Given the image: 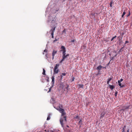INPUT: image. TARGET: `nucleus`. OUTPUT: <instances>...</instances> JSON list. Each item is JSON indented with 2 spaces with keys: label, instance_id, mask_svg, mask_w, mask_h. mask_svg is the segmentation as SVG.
Listing matches in <instances>:
<instances>
[{
  "label": "nucleus",
  "instance_id": "1",
  "mask_svg": "<svg viewBox=\"0 0 132 132\" xmlns=\"http://www.w3.org/2000/svg\"><path fill=\"white\" fill-rule=\"evenodd\" d=\"M59 110L61 113L62 117L60 119V121L62 127H63L64 124L66 122V117L64 116L65 115V113L63 109L60 108Z\"/></svg>",
  "mask_w": 132,
  "mask_h": 132
},
{
  "label": "nucleus",
  "instance_id": "2",
  "mask_svg": "<svg viewBox=\"0 0 132 132\" xmlns=\"http://www.w3.org/2000/svg\"><path fill=\"white\" fill-rule=\"evenodd\" d=\"M59 66V64H56L55 66L54 67V73L55 74H57L59 72V69H58V67Z\"/></svg>",
  "mask_w": 132,
  "mask_h": 132
},
{
  "label": "nucleus",
  "instance_id": "3",
  "mask_svg": "<svg viewBox=\"0 0 132 132\" xmlns=\"http://www.w3.org/2000/svg\"><path fill=\"white\" fill-rule=\"evenodd\" d=\"M64 54H63L62 59L60 62V63H61L65 59L67 58L68 56H69V54H67L65 55L66 53H63Z\"/></svg>",
  "mask_w": 132,
  "mask_h": 132
},
{
  "label": "nucleus",
  "instance_id": "4",
  "mask_svg": "<svg viewBox=\"0 0 132 132\" xmlns=\"http://www.w3.org/2000/svg\"><path fill=\"white\" fill-rule=\"evenodd\" d=\"M61 51L63 52L62 54H64H64L65 53L66 49L65 47L63 46H61Z\"/></svg>",
  "mask_w": 132,
  "mask_h": 132
},
{
  "label": "nucleus",
  "instance_id": "5",
  "mask_svg": "<svg viewBox=\"0 0 132 132\" xmlns=\"http://www.w3.org/2000/svg\"><path fill=\"white\" fill-rule=\"evenodd\" d=\"M57 51L55 50H53L52 53V56L53 59Z\"/></svg>",
  "mask_w": 132,
  "mask_h": 132
},
{
  "label": "nucleus",
  "instance_id": "6",
  "mask_svg": "<svg viewBox=\"0 0 132 132\" xmlns=\"http://www.w3.org/2000/svg\"><path fill=\"white\" fill-rule=\"evenodd\" d=\"M55 20H54L53 19L52 21V24L53 25V24H54V25L53 26H55V25L57 24V23L55 22Z\"/></svg>",
  "mask_w": 132,
  "mask_h": 132
},
{
  "label": "nucleus",
  "instance_id": "7",
  "mask_svg": "<svg viewBox=\"0 0 132 132\" xmlns=\"http://www.w3.org/2000/svg\"><path fill=\"white\" fill-rule=\"evenodd\" d=\"M112 79V78L111 77L109 78L108 79V81H107V84H108L110 81Z\"/></svg>",
  "mask_w": 132,
  "mask_h": 132
},
{
  "label": "nucleus",
  "instance_id": "8",
  "mask_svg": "<svg viewBox=\"0 0 132 132\" xmlns=\"http://www.w3.org/2000/svg\"><path fill=\"white\" fill-rule=\"evenodd\" d=\"M102 67L101 65H100L97 67L96 68V69L97 70H100L101 69Z\"/></svg>",
  "mask_w": 132,
  "mask_h": 132
},
{
  "label": "nucleus",
  "instance_id": "9",
  "mask_svg": "<svg viewBox=\"0 0 132 132\" xmlns=\"http://www.w3.org/2000/svg\"><path fill=\"white\" fill-rule=\"evenodd\" d=\"M118 83L119 84V85L121 87H123V86H122L121 82H120V81H118Z\"/></svg>",
  "mask_w": 132,
  "mask_h": 132
},
{
  "label": "nucleus",
  "instance_id": "10",
  "mask_svg": "<svg viewBox=\"0 0 132 132\" xmlns=\"http://www.w3.org/2000/svg\"><path fill=\"white\" fill-rule=\"evenodd\" d=\"M55 28H56V27L55 26L53 28L51 29V30L50 32L52 31V32H54V31L55 30Z\"/></svg>",
  "mask_w": 132,
  "mask_h": 132
},
{
  "label": "nucleus",
  "instance_id": "11",
  "mask_svg": "<svg viewBox=\"0 0 132 132\" xmlns=\"http://www.w3.org/2000/svg\"><path fill=\"white\" fill-rule=\"evenodd\" d=\"M109 86H110V88L112 90L113 89V88H114V87L113 85H109Z\"/></svg>",
  "mask_w": 132,
  "mask_h": 132
},
{
  "label": "nucleus",
  "instance_id": "12",
  "mask_svg": "<svg viewBox=\"0 0 132 132\" xmlns=\"http://www.w3.org/2000/svg\"><path fill=\"white\" fill-rule=\"evenodd\" d=\"M66 75L65 73H62L60 75V76L61 77V79H62V78L63 76H64Z\"/></svg>",
  "mask_w": 132,
  "mask_h": 132
},
{
  "label": "nucleus",
  "instance_id": "13",
  "mask_svg": "<svg viewBox=\"0 0 132 132\" xmlns=\"http://www.w3.org/2000/svg\"><path fill=\"white\" fill-rule=\"evenodd\" d=\"M126 128V126L125 125L123 127L122 129V132H126L125 131V128Z\"/></svg>",
  "mask_w": 132,
  "mask_h": 132
},
{
  "label": "nucleus",
  "instance_id": "14",
  "mask_svg": "<svg viewBox=\"0 0 132 132\" xmlns=\"http://www.w3.org/2000/svg\"><path fill=\"white\" fill-rule=\"evenodd\" d=\"M52 82H53V84H54V76H53L52 78Z\"/></svg>",
  "mask_w": 132,
  "mask_h": 132
},
{
  "label": "nucleus",
  "instance_id": "15",
  "mask_svg": "<svg viewBox=\"0 0 132 132\" xmlns=\"http://www.w3.org/2000/svg\"><path fill=\"white\" fill-rule=\"evenodd\" d=\"M79 88H82L83 86V85H78Z\"/></svg>",
  "mask_w": 132,
  "mask_h": 132
},
{
  "label": "nucleus",
  "instance_id": "16",
  "mask_svg": "<svg viewBox=\"0 0 132 132\" xmlns=\"http://www.w3.org/2000/svg\"><path fill=\"white\" fill-rule=\"evenodd\" d=\"M43 72L42 73V74H43V75H45V70L44 69H43Z\"/></svg>",
  "mask_w": 132,
  "mask_h": 132
},
{
  "label": "nucleus",
  "instance_id": "17",
  "mask_svg": "<svg viewBox=\"0 0 132 132\" xmlns=\"http://www.w3.org/2000/svg\"><path fill=\"white\" fill-rule=\"evenodd\" d=\"M126 12H125L124 11L123 12L122 14V17H123V16L125 14Z\"/></svg>",
  "mask_w": 132,
  "mask_h": 132
},
{
  "label": "nucleus",
  "instance_id": "18",
  "mask_svg": "<svg viewBox=\"0 0 132 132\" xmlns=\"http://www.w3.org/2000/svg\"><path fill=\"white\" fill-rule=\"evenodd\" d=\"M62 33H64L65 34H66V31L65 29H64L62 32Z\"/></svg>",
  "mask_w": 132,
  "mask_h": 132
},
{
  "label": "nucleus",
  "instance_id": "19",
  "mask_svg": "<svg viewBox=\"0 0 132 132\" xmlns=\"http://www.w3.org/2000/svg\"><path fill=\"white\" fill-rule=\"evenodd\" d=\"M54 33V32H52L51 33V35L52 36V38H53Z\"/></svg>",
  "mask_w": 132,
  "mask_h": 132
},
{
  "label": "nucleus",
  "instance_id": "20",
  "mask_svg": "<svg viewBox=\"0 0 132 132\" xmlns=\"http://www.w3.org/2000/svg\"><path fill=\"white\" fill-rule=\"evenodd\" d=\"M116 37V36H115L114 37H113L111 39V41H112Z\"/></svg>",
  "mask_w": 132,
  "mask_h": 132
},
{
  "label": "nucleus",
  "instance_id": "21",
  "mask_svg": "<svg viewBox=\"0 0 132 132\" xmlns=\"http://www.w3.org/2000/svg\"><path fill=\"white\" fill-rule=\"evenodd\" d=\"M130 15V12L129 11V13H128V14L127 15V16L128 17V16H129Z\"/></svg>",
  "mask_w": 132,
  "mask_h": 132
},
{
  "label": "nucleus",
  "instance_id": "22",
  "mask_svg": "<svg viewBox=\"0 0 132 132\" xmlns=\"http://www.w3.org/2000/svg\"><path fill=\"white\" fill-rule=\"evenodd\" d=\"M123 80V79H122L121 78V79H120V80H119L118 81H120V82H121Z\"/></svg>",
  "mask_w": 132,
  "mask_h": 132
},
{
  "label": "nucleus",
  "instance_id": "23",
  "mask_svg": "<svg viewBox=\"0 0 132 132\" xmlns=\"http://www.w3.org/2000/svg\"><path fill=\"white\" fill-rule=\"evenodd\" d=\"M50 119V118L49 117H48L47 119V120H49Z\"/></svg>",
  "mask_w": 132,
  "mask_h": 132
},
{
  "label": "nucleus",
  "instance_id": "24",
  "mask_svg": "<svg viewBox=\"0 0 132 132\" xmlns=\"http://www.w3.org/2000/svg\"><path fill=\"white\" fill-rule=\"evenodd\" d=\"M46 78L48 79L47 81L48 82L49 81V80H48L49 78L47 77V76H46Z\"/></svg>",
  "mask_w": 132,
  "mask_h": 132
},
{
  "label": "nucleus",
  "instance_id": "25",
  "mask_svg": "<svg viewBox=\"0 0 132 132\" xmlns=\"http://www.w3.org/2000/svg\"><path fill=\"white\" fill-rule=\"evenodd\" d=\"M47 57V58H48V55L47 54H46L45 55Z\"/></svg>",
  "mask_w": 132,
  "mask_h": 132
},
{
  "label": "nucleus",
  "instance_id": "26",
  "mask_svg": "<svg viewBox=\"0 0 132 132\" xmlns=\"http://www.w3.org/2000/svg\"><path fill=\"white\" fill-rule=\"evenodd\" d=\"M74 78L73 77H72V81H73L74 80Z\"/></svg>",
  "mask_w": 132,
  "mask_h": 132
},
{
  "label": "nucleus",
  "instance_id": "27",
  "mask_svg": "<svg viewBox=\"0 0 132 132\" xmlns=\"http://www.w3.org/2000/svg\"><path fill=\"white\" fill-rule=\"evenodd\" d=\"M47 52V50H44V52H45L46 53Z\"/></svg>",
  "mask_w": 132,
  "mask_h": 132
},
{
  "label": "nucleus",
  "instance_id": "28",
  "mask_svg": "<svg viewBox=\"0 0 132 132\" xmlns=\"http://www.w3.org/2000/svg\"><path fill=\"white\" fill-rule=\"evenodd\" d=\"M78 116H76V117H75L74 118H75V119H77V118H78Z\"/></svg>",
  "mask_w": 132,
  "mask_h": 132
},
{
  "label": "nucleus",
  "instance_id": "29",
  "mask_svg": "<svg viewBox=\"0 0 132 132\" xmlns=\"http://www.w3.org/2000/svg\"><path fill=\"white\" fill-rule=\"evenodd\" d=\"M57 39H56L55 40H54L53 41V42H56V41H57Z\"/></svg>",
  "mask_w": 132,
  "mask_h": 132
},
{
  "label": "nucleus",
  "instance_id": "30",
  "mask_svg": "<svg viewBox=\"0 0 132 132\" xmlns=\"http://www.w3.org/2000/svg\"><path fill=\"white\" fill-rule=\"evenodd\" d=\"M104 114H103V115H102V114H101V117H103V116H104Z\"/></svg>",
  "mask_w": 132,
  "mask_h": 132
},
{
  "label": "nucleus",
  "instance_id": "31",
  "mask_svg": "<svg viewBox=\"0 0 132 132\" xmlns=\"http://www.w3.org/2000/svg\"><path fill=\"white\" fill-rule=\"evenodd\" d=\"M115 96H117V93H115V94H114Z\"/></svg>",
  "mask_w": 132,
  "mask_h": 132
},
{
  "label": "nucleus",
  "instance_id": "32",
  "mask_svg": "<svg viewBox=\"0 0 132 132\" xmlns=\"http://www.w3.org/2000/svg\"><path fill=\"white\" fill-rule=\"evenodd\" d=\"M128 41H126V42H125V44H126V43H128Z\"/></svg>",
  "mask_w": 132,
  "mask_h": 132
},
{
  "label": "nucleus",
  "instance_id": "33",
  "mask_svg": "<svg viewBox=\"0 0 132 132\" xmlns=\"http://www.w3.org/2000/svg\"><path fill=\"white\" fill-rule=\"evenodd\" d=\"M74 41H75V40H71V42H74Z\"/></svg>",
  "mask_w": 132,
  "mask_h": 132
},
{
  "label": "nucleus",
  "instance_id": "34",
  "mask_svg": "<svg viewBox=\"0 0 132 132\" xmlns=\"http://www.w3.org/2000/svg\"><path fill=\"white\" fill-rule=\"evenodd\" d=\"M110 6L111 7H112V3H111L110 4Z\"/></svg>",
  "mask_w": 132,
  "mask_h": 132
},
{
  "label": "nucleus",
  "instance_id": "35",
  "mask_svg": "<svg viewBox=\"0 0 132 132\" xmlns=\"http://www.w3.org/2000/svg\"><path fill=\"white\" fill-rule=\"evenodd\" d=\"M51 88H50V89H49V91H48V92H50V91H51Z\"/></svg>",
  "mask_w": 132,
  "mask_h": 132
},
{
  "label": "nucleus",
  "instance_id": "36",
  "mask_svg": "<svg viewBox=\"0 0 132 132\" xmlns=\"http://www.w3.org/2000/svg\"><path fill=\"white\" fill-rule=\"evenodd\" d=\"M129 129H128L127 130V132H129Z\"/></svg>",
  "mask_w": 132,
  "mask_h": 132
},
{
  "label": "nucleus",
  "instance_id": "37",
  "mask_svg": "<svg viewBox=\"0 0 132 132\" xmlns=\"http://www.w3.org/2000/svg\"><path fill=\"white\" fill-rule=\"evenodd\" d=\"M81 121V120L79 122V123H80Z\"/></svg>",
  "mask_w": 132,
  "mask_h": 132
},
{
  "label": "nucleus",
  "instance_id": "38",
  "mask_svg": "<svg viewBox=\"0 0 132 132\" xmlns=\"http://www.w3.org/2000/svg\"><path fill=\"white\" fill-rule=\"evenodd\" d=\"M128 107H126V109H128Z\"/></svg>",
  "mask_w": 132,
  "mask_h": 132
},
{
  "label": "nucleus",
  "instance_id": "39",
  "mask_svg": "<svg viewBox=\"0 0 132 132\" xmlns=\"http://www.w3.org/2000/svg\"><path fill=\"white\" fill-rule=\"evenodd\" d=\"M68 87H67V89H68Z\"/></svg>",
  "mask_w": 132,
  "mask_h": 132
},
{
  "label": "nucleus",
  "instance_id": "40",
  "mask_svg": "<svg viewBox=\"0 0 132 132\" xmlns=\"http://www.w3.org/2000/svg\"><path fill=\"white\" fill-rule=\"evenodd\" d=\"M43 54H44V52L43 53Z\"/></svg>",
  "mask_w": 132,
  "mask_h": 132
}]
</instances>
